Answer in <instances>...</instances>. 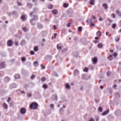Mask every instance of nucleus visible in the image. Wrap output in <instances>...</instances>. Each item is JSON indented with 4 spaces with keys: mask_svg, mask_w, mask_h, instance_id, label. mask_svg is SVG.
<instances>
[{
    "mask_svg": "<svg viewBox=\"0 0 121 121\" xmlns=\"http://www.w3.org/2000/svg\"><path fill=\"white\" fill-rule=\"evenodd\" d=\"M38 107V104L35 102L32 103L30 105V109H35Z\"/></svg>",
    "mask_w": 121,
    "mask_h": 121,
    "instance_id": "obj_1",
    "label": "nucleus"
},
{
    "mask_svg": "<svg viewBox=\"0 0 121 121\" xmlns=\"http://www.w3.org/2000/svg\"><path fill=\"white\" fill-rule=\"evenodd\" d=\"M92 63L95 64H96L97 62V57H94L92 58Z\"/></svg>",
    "mask_w": 121,
    "mask_h": 121,
    "instance_id": "obj_2",
    "label": "nucleus"
},
{
    "mask_svg": "<svg viewBox=\"0 0 121 121\" xmlns=\"http://www.w3.org/2000/svg\"><path fill=\"white\" fill-rule=\"evenodd\" d=\"M56 47L57 49L59 50H60L61 48H63L62 45L61 43L58 44L57 45Z\"/></svg>",
    "mask_w": 121,
    "mask_h": 121,
    "instance_id": "obj_3",
    "label": "nucleus"
},
{
    "mask_svg": "<svg viewBox=\"0 0 121 121\" xmlns=\"http://www.w3.org/2000/svg\"><path fill=\"white\" fill-rule=\"evenodd\" d=\"M26 109L23 108H21L20 110V112L21 114H25L26 112Z\"/></svg>",
    "mask_w": 121,
    "mask_h": 121,
    "instance_id": "obj_4",
    "label": "nucleus"
},
{
    "mask_svg": "<svg viewBox=\"0 0 121 121\" xmlns=\"http://www.w3.org/2000/svg\"><path fill=\"white\" fill-rule=\"evenodd\" d=\"M7 44L9 46H11L13 44V42L11 40H9L7 42Z\"/></svg>",
    "mask_w": 121,
    "mask_h": 121,
    "instance_id": "obj_5",
    "label": "nucleus"
},
{
    "mask_svg": "<svg viewBox=\"0 0 121 121\" xmlns=\"http://www.w3.org/2000/svg\"><path fill=\"white\" fill-rule=\"evenodd\" d=\"M4 62H3L1 63L0 64V68L1 69L4 68Z\"/></svg>",
    "mask_w": 121,
    "mask_h": 121,
    "instance_id": "obj_6",
    "label": "nucleus"
},
{
    "mask_svg": "<svg viewBox=\"0 0 121 121\" xmlns=\"http://www.w3.org/2000/svg\"><path fill=\"white\" fill-rule=\"evenodd\" d=\"M26 15H23L21 16V19L23 21H24L26 19Z\"/></svg>",
    "mask_w": 121,
    "mask_h": 121,
    "instance_id": "obj_7",
    "label": "nucleus"
},
{
    "mask_svg": "<svg viewBox=\"0 0 121 121\" xmlns=\"http://www.w3.org/2000/svg\"><path fill=\"white\" fill-rule=\"evenodd\" d=\"M102 34L101 32V31H98L96 33V35L97 36L100 37L101 36Z\"/></svg>",
    "mask_w": 121,
    "mask_h": 121,
    "instance_id": "obj_8",
    "label": "nucleus"
},
{
    "mask_svg": "<svg viewBox=\"0 0 121 121\" xmlns=\"http://www.w3.org/2000/svg\"><path fill=\"white\" fill-rule=\"evenodd\" d=\"M97 46L99 48H101L103 47V45L102 43H100L98 44Z\"/></svg>",
    "mask_w": 121,
    "mask_h": 121,
    "instance_id": "obj_9",
    "label": "nucleus"
},
{
    "mask_svg": "<svg viewBox=\"0 0 121 121\" xmlns=\"http://www.w3.org/2000/svg\"><path fill=\"white\" fill-rule=\"evenodd\" d=\"M69 5V4L68 3H65L63 4V7L65 8H67L68 7Z\"/></svg>",
    "mask_w": 121,
    "mask_h": 121,
    "instance_id": "obj_10",
    "label": "nucleus"
},
{
    "mask_svg": "<svg viewBox=\"0 0 121 121\" xmlns=\"http://www.w3.org/2000/svg\"><path fill=\"white\" fill-rule=\"evenodd\" d=\"M52 13L54 14H56L57 13V11L56 10H53L52 11Z\"/></svg>",
    "mask_w": 121,
    "mask_h": 121,
    "instance_id": "obj_11",
    "label": "nucleus"
},
{
    "mask_svg": "<svg viewBox=\"0 0 121 121\" xmlns=\"http://www.w3.org/2000/svg\"><path fill=\"white\" fill-rule=\"evenodd\" d=\"M15 78L16 79H18L20 78V76L18 74H16L15 75Z\"/></svg>",
    "mask_w": 121,
    "mask_h": 121,
    "instance_id": "obj_12",
    "label": "nucleus"
},
{
    "mask_svg": "<svg viewBox=\"0 0 121 121\" xmlns=\"http://www.w3.org/2000/svg\"><path fill=\"white\" fill-rule=\"evenodd\" d=\"M65 86L66 88L67 89H69L70 88V86L68 83L66 84Z\"/></svg>",
    "mask_w": 121,
    "mask_h": 121,
    "instance_id": "obj_13",
    "label": "nucleus"
},
{
    "mask_svg": "<svg viewBox=\"0 0 121 121\" xmlns=\"http://www.w3.org/2000/svg\"><path fill=\"white\" fill-rule=\"evenodd\" d=\"M3 106L5 109H7L8 108L7 105L5 103L3 104Z\"/></svg>",
    "mask_w": 121,
    "mask_h": 121,
    "instance_id": "obj_14",
    "label": "nucleus"
},
{
    "mask_svg": "<svg viewBox=\"0 0 121 121\" xmlns=\"http://www.w3.org/2000/svg\"><path fill=\"white\" fill-rule=\"evenodd\" d=\"M95 39L96 40H97L99 39V38L98 37H95ZM98 42L99 41H97V40L94 41V42L95 43H98Z\"/></svg>",
    "mask_w": 121,
    "mask_h": 121,
    "instance_id": "obj_15",
    "label": "nucleus"
},
{
    "mask_svg": "<svg viewBox=\"0 0 121 121\" xmlns=\"http://www.w3.org/2000/svg\"><path fill=\"white\" fill-rule=\"evenodd\" d=\"M103 6L104 7V9H105L107 8V5L105 4H103Z\"/></svg>",
    "mask_w": 121,
    "mask_h": 121,
    "instance_id": "obj_16",
    "label": "nucleus"
},
{
    "mask_svg": "<svg viewBox=\"0 0 121 121\" xmlns=\"http://www.w3.org/2000/svg\"><path fill=\"white\" fill-rule=\"evenodd\" d=\"M108 111H109V110H107L106 111L104 112L103 113V115H105L106 114H107L108 113Z\"/></svg>",
    "mask_w": 121,
    "mask_h": 121,
    "instance_id": "obj_17",
    "label": "nucleus"
},
{
    "mask_svg": "<svg viewBox=\"0 0 121 121\" xmlns=\"http://www.w3.org/2000/svg\"><path fill=\"white\" fill-rule=\"evenodd\" d=\"M48 7L49 9H52V5L51 4H49L48 6Z\"/></svg>",
    "mask_w": 121,
    "mask_h": 121,
    "instance_id": "obj_18",
    "label": "nucleus"
},
{
    "mask_svg": "<svg viewBox=\"0 0 121 121\" xmlns=\"http://www.w3.org/2000/svg\"><path fill=\"white\" fill-rule=\"evenodd\" d=\"M82 27L80 26L78 28V31L79 32H81L82 31Z\"/></svg>",
    "mask_w": 121,
    "mask_h": 121,
    "instance_id": "obj_19",
    "label": "nucleus"
},
{
    "mask_svg": "<svg viewBox=\"0 0 121 121\" xmlns=\"http://www.w3.org/2000/svg\"><path fill=\"white\" fill-rule=\"evenodd\" d=\"M116 13H117L118 14L119 16H121V13H120L118 10H117L116 11Z\"/></svg>",
    "mask_w": 121,
    "mask_h": 121,
    "instance_id": "obj_20",
    "label": "nucleus"
},
{
    "mask_svg": "<svg viewBox=\"0 0 121 121\" xmlns=\"http://www.w3.org/2000/svg\"><path fill=\"white\" fill-rule=\"evenodd\" d=\"M88 70V69L86 67H85L83 69V71L86 72H87Z\"/></svg>",
    "mask_w": 121,
    "mask_h": 121,
    "instance_id": "obj_21",
    "label": "nucleus"
},
{
    "mask_svg": "<svg viewBox=\"0 0 121 121\" xmlns=\"http://www.w3.org/2000/svg\"><path fill=\"white\" fill-rule=\"evenodd\" d=\"M43 87L44 89H46L48 87V86L44 84L43 85Z\"/></svg>",
    "mask_w": 121,
    "mask_h": 121,
    "instance_id": "obj_22",
    "label": "nucleus"
},
{
    "mask_svg": "<svg viewBox=\"0 0 121 121\" xmlns=\"http://www.w3.org/2000/svg\"><path fill=\"white\" fill-rule=\"evenodd\" d=\"M108 58L109 60H111L112 59V56L111 55L109 56L108 57Z\"/></svg>",
    "mask_w": 121,
    "mask_h": 121,
    "instance_id": "obj_23",
    "label": "nucleus"
},
{
    "mask_svg": "<svg viewBox=\"0 0 121 121\" xmlns=\"http://www.w3.org/2000/svg\"><path fill=\"white\" fill-rule=\"evenodd\" d=\"M34 49L35 51H37L38 49V47L37 46L35 47L34 48Z\"/></svg>",
    "mask_w": 121,
    "mask_h": 121,
    "instance_id": "obj_24",
    "label": "nucleus"
},
{
    "mask_svg": "<svg viewBox=\"0 0 121 121\" xmlns=\"http://www.w3.org/2000/svg\"><path fill=\"white\" fill-rule=\"evenodd\" d=\"M41 80L42 81H44L46 80V78L45 77H43L41 78Z\"/></svg>",
    "mask_w": 121,
    "mask_h": 121,
    "instance_id": "obj_25",
    "label": "nucleus"
},
{
    "mask_svg": "<svg viewBox=\"0 0 121 121\" xmlns=\"http://www.w3.org/2000/svg\"><path fill=\"white\" fill-rule=\"evenodd\" d=\"M31 94L30 93H29L27 94V96L28 97H31Z\"/></svg>",
    "mask_w": 121,
    "mask_h": 121,
    "instance_id": "obj_26",
    "label": "nucleus"
},
{
    "mask_svg": "<svg viewBox=\"0 0 121 121\" xmlns=\"http://www.w3.org/2000/svg\"><path fill=\"white\" fill-rule=\"evenodd\" d=\"M95 3V2L94 0H91V5H93Z\"/></svg>",
    "mask_w": 121,
    "mask_h": 121,
    "instance_id": "obj_27",
    "label": "nucleus"
},
{
    "mask_svg": "<svg viewBox=\"0 0 121 121\" xmlns=\"http://www.w3.org/2000/svg\"><path fill=\"white\" fill-rule=\"evenodd\" d=\"M98 110L100 112H102V110L101 108V107H99V108L98 109Z\"/></svg>",
    "mask_w": 121,
    "mask_h": 121,
    "instance_id": "obj_28",
    "label": "nucleus"
},
{
    "mask_svg": "<svg viewBox=\"0 0 121 121\" xmlns=\"http://www.w3.org/2000/svg\"><path fill=\"white\" fill-rule=\"evenodd\" d=\"M71 23H69L67 24V26L68 27H69L70 26Z\"/></svg>",
    "mask_w": 121,
    "mask_h": 121,
    "instance_id": "obj_29",
    "label": "nucleus"
},
{
    "mask_svg": "<svg viewBox=\"0 0 121 121\" xmlns=\"http://www.w3.org/2000/svg\"><path fill=\"white\" fill-rule=\"evenodd\" d=\"M23 30L24 31H27V29L26 27H23L22 28Z\"/></svg>",
    "mask_w": 121,
    "mask_h": 121,
    "instance_id": "obj_30",
    "label": "nucleus"
},
{
    "mask_svg": "<svg viewBox=\"0 0 121 121\" xmlns=\"http://www.w3.org/2000/svg\"><path fill=\"white\" fill-rule=\"evenodd\" d=\"M22 60L23 62H24L25 60V58L24 57H23L22 58Z\"/></svg>",
    "mask_w": 121,
    "mask_h": 121,
    "instance_id": "obj_31",
    "label": "nucleus"
},
{
    "mask_svg": "<svg viewBox=\"0 0 121 121\" xmlns=\"http://www.w3.org/2000/svg\"><path fill=\"white\" fill-rule=\"evenodd\" d=\"M34 65L35 66H37L38 65V63L36 61H35L34 62Z\"/></svg>",
    "mask_w": 121,
    "mask_h": 121,
    "instance_id": "obj_32",
    "label": "nucleus"
},
{
    "mask_svg": "<svg viewBox=\"0 0 121 121\" xmlns=\"http://www.w3.org/2000/svg\"><path fill=\"white\" fill-rule=\"evenodd\" d=\"M41 68L42 69H44L45 68V66L44 65H41Z\"/></svg>",
    "mask_w": 121,
    "mask_h": 121,
    "instance_id": "obj_33",
    "label": "nucleus"
},
{
    "mask_svg": "<svg viewBox=\"0 0 121 121\" xmlns=\"http://www.w3.org/2000/svg\"><path fill=\"white\" fill-rule=\"evenodd\" d=\"M116 26V24H113L112 26V27L113 28H115Z\"/></svg>",
    "mask_w": 121,
    "mask_h": 121,
    "instance_id": "obj_34",
    "label": "nucleus"
},
{
    "mask_svg": "<svg viewBox=\"0 0 121 121\" xmlns=\"http://www.w3.org/2000/svg\"><path fill=\"white\" fill-rule=\"evenodd\" d=\"M106 35L108 36H110V35H109V33L108 32H106Z\"/></svg>",
    "mask_w": 121,
    "mask_h": 121,
    "instance_id": "obj_35",
    "label": "nucleus"
},
{
    "mask_svg": "<svg viewBox=\"0 0 121 121\" xmlns=\"http://www.w3.org/2000/svg\"><path fill=\"white\" fill-rule=\"evenodd\" d=\"M57 35V34L56 33L55 34H54V36L53 37H52V38H56V36Z\"/></svg>",
    "mask_w": 121,
    "mask_h": 121,
    "instance_id": "obj_36",
    "label": "nucleus"
},
{
    "mask_svg": "<svg viewBox=\"0 0 121 121\" xmlns=\"http://www.w3.org/2000/svg\"><path fill=\"white\" fill-rule=\"evenodd\" d=\"M11 100V98L10 97H9L8 99H7V101L8 102H9Z\"/></svg>",
    "mask_w": 121,
    "mask_h": 121,
    "instance_id": "obj_37",
    "label": "nucleus"
},
{
    "mask_svg": "<svg viewBox=\"0 0 121 121\" xmlns=\"http://www.w3.org/2000/svg\"><path fill=\"white\" fill-rule=\"evenodd\" d=\"M15 44L16 46H17L18 45V44L17 42H16L15 43Z\"/></svg>",
    "mask_w": 121,
    "mask_h": 121,
    "instance_id": "obj_38",
    "label": "nucleus"
},
{
    "mask_svg": "<svg viewBox=\"0 0 121 121\" xmlns=\"http://www.w3.org/2000/svg\"><path fill=\"white\" fill-rule=\"evenodd\" d=\"M111 15L112 16V17L113 18H115V14H112Z\"/></svg>",
    "mask_w": 121,
    "mask_h": 121,
    "instance_id": "obj_39",
    "label": "nucleus"
},
{
    "mask_svg": "<svg viewBox=\"0 0 121 121\" xmlns=\"http://www.w3.org/2000/svg\"><path fill=\"white\" fill-rule=\"evenodd\" d=\"M111 73L110 72H108L107 73V75L108 76H109L110 74Z\"/></svg>",
    "mask_w": 121,
    "mask_h": 121,
    "instance_id": "obj_40",
    "label": "nucleus"
},
{
    "mask_svg": "<svg viewBox=\"0 0 121 121\" xmlns=\"http://www.w3.org/2000/svg\"><path fill=\"white\" fill-rule=\"evenodd\" d=\"M119 40V38L118 37L116 39V41L117 42H118V41Z\"/></svg>",
    "mask_w": 121,
    "mask_h": 121,
    "instance_id": "obj_41",
    "label": "nucleus"
},
{
    "mask_svg": "<svg viewBox=\"0 0 121 121\" xmlns=\"http://www.w3.org/2000/svg\"><path fill=\"white\" fill-rule=\"evenodd\" d=\"M30 53L31 55H33L34 53V52L33 51H31Z\"/></svg>",
    "mask_w": 121,
    "mask_h": 121,
    "instance_id": "obj_42",
    "label": "nucleus"
},
{
    "mask_svg": "<svg viewBox=\"0 0 121 121\" xmlns=\"http://www.w3.org/2000/svg\"><path fill=\"white\" fill-rule=\"evenodd\" d=\"M113 55L115 57L117 56V54L116 53H114L113 54Z\"/></svg>",
    "mask_w": 121,
    "mask_h": 121,
    "instance_id": "obj_43",
    "label": "nucleus"
},
{
    "mask_svg": "<svg viewBox=\"0 0 121 121\" xmlns=\"http://www.w3.org/2000/svg\"><path fill=\"white\" fill-rule=\"evenodd\" d=\"M35 77V76L34 75H32L31 76V79H33Z\"/></svg>",
    "mask_w": 121,
    "mask_h": 121,
    "instance_id": "obj_44",
    "label": "nucleus"
},
{
    "mask_svg": "<svg viewBox=\"0 0 121 121\" xmlns=\"http://www.w3.org/2000/svg\"><path fill=\"white\" fill-rule=\"evenodd\" d=\"M54 29V30H56L57 29V27L56 26H53Z\"/></svg>",
    "mask_w": 121,
    "mask_h": 121,
    "instance_id": "obj_45",
    "label": "nucleus"
},
{
    "mask_svg": "<svg viewBox=\"0 0 121 121\" xmlns=\"http://www.w3.org/2000/svg\"><path fill=\"white\" fill-rule=\"evenodd\" d=\"M95 26V24L94 23L91 22V26Z\"/></svg>",
    "mask_w": 121,
    "mask_h": 121,
    "instance_id": "obj_46",
    "label": "nucleus"
},
{
    "mask_svg": "<svg viewBox=\"0 0 121 121\" xmlns=\"http://www.w3.org/2000/svg\"><path fill=\"white\" fill-rule=\"evenodd\" d=\"M34 20L33 19H32L30 21V23H31V24H32V25H34V24H32L31 23L32 22V21H34Z\"/></svg>",
    "mask_w": 121,
    "mask_h": 121,
    "instance_id": "obj_47",
    "label": "nucleus"
},
{
    "mask_svg": "<svg viewBox=\"0 0 121 121\" xmlns=\"http://www.w3.org/2000/svg\"><path fill=\"white\" fill-rule=\"evenodd\" d=\"M99 20L100 21H101L102 20V19L101 17H100L99 18Z\"/></svg>",
    "mask_w": 121,
    "mask_h": 121,
    "instance_id": "obj_48",
    "label": "nucleus"
},
{
    "mask_svg": "<svg viewBox=\"0 0 121 121\" xmlns=\"http://www.w3.org/2000/svg\"><path fill=\"white\" fill-rule=\"evenodd\" d=\"M53 104H51L50 105V107L51 108H53Z\"/></svg>",
    "mask_w": 121,
    "mask_h": 121,
    "instance_id": "obj_49",
    "label": "nucleus"
},
{
    "mask_svg": "<svg viewBox=\"0 0 121 121\" xmlns=\"http://www.w3.org/2000/svg\"><path fill=\"white\" fill-rule=\"evenodd\" d=\"M18 6H20L21 5H22V4L20 3H18Z\"/></svg>",
    "mask_w": 121,
    "mask_h": 121,
    "instance_id": "obj_50",
    "label": "nucleus"
},
{
    "mask_svg": "<svg viewBox=\"0 0 121 121\" xmlns=\"http://www.w3.org/2000/svg\"><path fill=\"white\" fill-rule=\"evenodd\" d=\"M100 88L101 89H102L103 88V86H100Z\"/></svg>",
    "mask_w": 121,
    "mask_h": 121,
    "instance_id": "obj_51",
    "label": "nucleus"
},
{
    "mask_svg": "<svg viewBox=\"0 0 121 121\" xmlns=\"http://www.w3.org/2000/svg\"><path fill=\"white\" fill-rule=\"evenodd\" d=\"M33 13V12H32L30 14V15L31 16Z\"/></svg>",
    "mask_w": 121,
    "mask_h": 121,
    "instance_id": "obj_52",
    "label": "nucleus"
},
{
    "mask_svg": "<svg viewBox=\"0 0 121 121\" xmlns=\"http://www.w3.org/2000/svg\"><path fill=\"white\" fill-rule=\"evenodd\" d=\"M92 18L93 19H95V16H93Z\"/></svg>",
    "mask_w": 121,
    "mask_h": 121,
    "instance_id": "obj_53",
    "label": "nucleus"
},
{
    "mask_svg": "<svg viewBox=\"0 0 121 121\" xmlns=\"http://www.w3.org/2000/svg\"><path fill=\"white\" fill-rule=\"evenodd\" d=\"M110 52H111L112 53L113 52V51L112 50H110Z\"/></svg>",
    "mask_w": 121,
    "mask_h": 121,
    "instance_id": "obj_54",
    "label": "nucleus"
},
{
    "mask_svg": "<svg viewBox=\"0 0 121 121\" xmlns=\"http://www.w3.org/2000/svg\"><path fill=\"white\" fill-rule=\"evenodd\" d=\"M21 93H22H22H24H24H25V92H24V91H21Z\"/></svg>",
    "mask_w": 121,
    "mask_h": 121,
    "instance_id": "obj_55",
    "label": "nucleus"
},
{
    "mask_svg": "<svg viewBox=\"0 0 121 121\" xmlns=\"http://www.w3.org/2000/svg\"><path fill=\"white\" fill-rule=\"evenodd\" d=\"M91 121H94V120L93 119L91 118Z\"/></svg>",
    "mask_w": 121,
    "mask_h": 121,
    "instance_id": "obj_56",
    "label": "nucleus"
},
{
    "mask_svg": "<svg viewBox=\"0 0 121 121\" xmlns=\"http://www.w3.org/2000/svg\"><path fill=\"white\" fill-rule=\"evenodd\" d=\"M119 32H121V29L119 30Z\"/></svg>",
    "mask_w": 121,
    "mask_h": 121,
    "instance_id": "obj_57",
    "label": "nucleus"
},
{
    "mask_svg": "<svg viewBox=\"0 0 121 121\" xmlns=\"http://www.w3.org/2000/svg\"><path fill=\"white\" fill-rule=\"evenodd\" d=\"M116 86V85H114V87H115Z\"/></svg>",
    "mask_w": 121,
    "mask_h": 121,
    "instance_id": "obj_58",
    "label": "nucleus"
},
{
    "mask_svg": "<svg viewBox=\"0 0 121 121\" xmlns=\"http://www.w3.org/2000/svg\"><path fill=\"white\" fill-rule=\"evenodd\" d=\"M36 0H33V1L34 2H35L36 1Z\"/></svg>",
    "mask_w": 121,
    "mask_h": 121,
    "instance_id": "obj_59",
    "label": "nucleus"
},
{
    "mask_svg": "<svg viewBox=\"0 0 121 121\" xmlns=\"http://www.w3.org/2000/svg\"><path fill=\"white\" fill-rule=\"evenodd\" d=\"M45 41V39H43V41Z\"/></svg>",
    "mask_w": 121,
    "mask_h": 121,
    "instance_id": "obj_60",
    "label": "nucleus"
},
{
    "mask_svg": "<svg viewBox=\"0 0 121 121\" xmlns=\"http://www.w3.org/2000/svg\"><path fill=\"white\" fill-rule=\"evenodd\" d=\"M2 2V0H0V3Z\"/></svg>",
    "mask_w": 121,
    "mask_h": 121,
    "instance_id": "obj_61",
    "label": "nucleus"
},
{
    "mask_svg": "<svg viewBox=\"0 0 121 121\" xmlns=\"http://www.w3.org/2000/svg\"><path fill=\"white\" fill-rule=\"evenodd\" d=\"M88 20H86V22L87 23V22H88Z\"/></svg>",
    "mask_w": 121,
    "mask_h": 121,
    "instance_id": "obj_62",
    "label": "nucleus"
},
{
    "mask_svg": "<svg viewBox=\"0 0 121 121\" xmlns=\"http://www.w3.org/2000/svg\"><path fill=\"white\" fill-rule=\"evenodd\" d=\"M120 24H121V20L120 21Z\"/></svg>",
    "mask_w": 121,
    "mask_h": 121,
    "instance_id": "obj_63",
    "label": "nucleus"
},
{
    "mask_svg": "<svg viewBox=\"0 0 121 121\" xmlns=\"http://www.w3.org/2000/svg\"><path fill=\"white\" fill-rule=\"evenodd\" d=\"M6 22V23H7L8 22H7V21H6V22Z\"/></svg>",
    "mask_w": 121,
    "mask_h": 121,
    "instance_id": "obj_64",
    "label": "nucleus"
}]
</instances>
